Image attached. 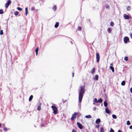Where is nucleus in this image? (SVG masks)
I'll use <instances>...</instances> for the list:
<instances>
[{
  "mask_svg": "<svg viewBox=\"0 0 132 132\" xmlns=\"http://www.w3.org/2000/svg\"><path fill=\"white\" fill-rule=\"evenodd\" d=\"M84 88V85L83 86H80L78 90L79 93V105L80 106L81 105V102L83 95L85 91Z\"/></svg>",
  "mask_w": 132,
  "mask_h": 132,
  "instance_id": "nucleus-1",
  "label": "nucleus"
},
{
  "mask_svg": "<svg viewBox=\"0 0 132 132\" xmlns=\"http://www.w3.org/2000/svg\"><path fill=\"white\" fill-rule=\"evenodd\" d=\"M51 108L53 111V113L54 114H56L57 113L58 109L55 106L52 105Z\"/></svg>",
  "mask_w": 132,
  "mask_h": 132,
  "instance_id": "nucleus-2",
  "label": "nucleus"
},
{
  "mask_svg": "<svg viewBox=\"0 0 132 132\" xmlns=\"http://www.w3.org/2000/svg\"><path fill=\"white\" fill-rule=\"evenodd\" d=\"M77 114V113L76 112H75L72 115V116L71 118V120H73L75 119L76 117V115Z\"/></svg>",
  "mask_w": 132,
  "mask_h": 132,
  "instance_id": "nucleus-3",
  "label": "nucleus"
},
{
  "mask_svg": "<svg viewBox=\"0 0 132 132\" xmlns=\"http://www.w3.org/2000/svg\"><path fill=\"white\" fill-rule=\"evenodd\" d=\"M100 59V56L99 54L98 53H96V59L97 62L98 63Z\"/></svg>",
  "mask_w": 132,
  "mask_h": 132,
  "instance_id": "nucleus-4",
  "label": "nucleus"
},
{
  "mask_svg": "<svg viewBox=\"0 0 132 132\" xmlns=\"http://www.w3.org/2000/svg\"><path fill=\"white\" fill-rule=\"evenodd\" d=\"M129 40V38L127 37H126L124 39V42L126 44L127 43L128 41Z\"/></svg>",
  "mask_w": 132,
  "mask_h": 132,
  "instance_id": "nucleus-5",
  "label": "nucleus"
},
{
  "mask_svg": "<svg viewBox=\"0 0 132 132\" xmlns=\"http://www.w3.org/2000/svg\"><path fill=\"white\" fill-rule=\"evenodd\" d=\"M123 16L124 19H128L129 18V16L126 14H124Z\"/></svg>",
  "mask_w": 132,
  "mask_h": 132,
  "instance_id": "nucleus-6",
  "label": "nucleus"
},
{
  "mask_svg": "<svg viewBox=\"0 0 132 132\" xmlns=\"http://www.w3.org/2000/svg\"><path fill=\"white\" fill-rule=\"evenodd\" d=\"M77 125L78 127L80 129H82V126L81 124L80 123L77 122Z\"/></svg>",
  "mask_w": 132,
  "mask_h": 132,
  "instance_id": "nucleus-7",
  "label": "nucleus"
},
{
  "mask_svg": "<svg viewBox=\"0 0 132 132\" xmlns=\"http://www.w3.org/2000/svg\"><path fill=\"white\" fill-rule=\"evenodd\" d=\"M101 122V120L100 119H97L95 121V123L96 124H99V123Z\"/></svg>",
  "mask_w": 132,
  "mask_h": 132,
  "instance_id": "nucleus-8",
  "label": "nucleus"
},
{
  "mask_svg": "<svg viewBox=\"0 0 132 132\" xmlns=\"http://www.w3.org/2000/svg\"><path fill=\"white\" fill-rule=\"evenodd\" d=\"M105 112L108 114H109L110 113V111L107 108H105Z\"/></svg>",
  "mask_w": 132,
  "mask_h": 132,
  "instance_id": "nucleus-9",
  "label": "nucleus"
},
{
  "mask_svg": "<svg viewBox=\"0 0 132 132\" xmlns=\"http://www.w3.org/2000/svg\"><path fill=\"white\" fill-rule=\"evenodd\" d=\"M110 69L112 70V71L113 72H114V68L113 67H112V66H111L110 67Z\"/></svg>",
  "mask_w": 132,
  "mask_h": 132,
  "instance_id": "nucleus-10",
  "label": "nucleus"
},
{
  "mask_svg": "<svg viewBox=\"0 0 132 132\" xmlns=\"http://www.w3.org/2000/svg\"><path fill=\"white\" fill-rule=\"evenodd\" d=\"M102 102V100L101 98H100L97 101V103H101Z\"/></svg>",
  "mask_w": 132,
  "mask_h": 132,
  "instance_id": "nucleus-11",
  "label": "nucleus"
},
{
  "mask_svg": "<svg viewBox=\"0 0 132 132\" xmlns=\"http://www.w3.org/2000/svg\"><path fill=\"white\" fill-rule=\"evenodd\" d=\"M85 117L87 118H90L92 117L90 115H86Z\"/></svg>",
  "mask_w": 132,
  "mask_h": 132,
  "instance_id": "nucleus-12",
  "label": "nucleus"
},
{
  "mask_svg": "<svg viewBox=\"0 0 132 132\" xmlns=\"http://www.w3.org/2000/svg\"><path fill=\"white\" fill-rule=\"evenodd\" d=\"M59 23L58 22H56L54 26L55 27V28H57L59 26Z\"/></svg>",
  "mask_w": 132,
  "mask_h": 132,
  "instance_id": "nucleus-13",
  "label": "nucleus"
},
{
  "mask_svg": "<svg viewBox=\"0 0 132 132\" xmlns=\"http://www.w3.org/2000/svg\"><path fill=\"white\" fill-rule=\"evenodd\" d=\"M98 77V76L97 75H96L95 76V77L94 78V79H95L96 80H97Z\"/></svg>",
  "mask_w": 132,
  "mask_h": 132,
  "instance_id": "nucleus-14",
  "label": "nucleus"
},
{
  "mask_svg": "<svg viewBox=\"0 0 132 132\" xmlns=\"http://www.w3.org/2000/svg\"><path fill=\"white\" fill-rule=\"evenodd\" d=\"M95 68H93L92 69V70L91 71V72L92 74H94V73L95 72Z\"/></svg>",
  "mask_w": 132,
  "mask_h": 132,
  "instance_id": "nucleus-15",
  "label": "nucleus"
},
{
  "mask_svg": "<svg viewBox=\"0 0 132 132\" xmlns=\"http://www.w3.org/2000/svg\"><path fill=\"white\" fill-rule=\"evenodd\" d=\"M26 15H27L28 13V8L26 7L25 8Z\"/></svg>",
  "mask_w": 132,
  "mask_h": 132,
  "instance_id": "nucleus-16",
  "label": "nucleus"
},
{
  "mask_svg": "<svg viewBox=\"0 0 132 132\" xmlns=\"http://www.w3.org/2000/svg\"><path fill=\"white\" fill-rule=\"evenodd\" d=\"M41 104H40V105H38V107L37 108V110H40L41 109V107H40V105Z\"/></svg>",
  "mask_w": 132,
  "mask_h": 132,
  "instance_id": "nucleus-17",
  "label": "nucleus"
},
{
  "mask_svg": "<svg viewBox=\"0 0 132 132\" xmlns=\"http://www.w3.org/2000/svg\"><path fill=\"white\" fill-rule=\"evenodd\" d=\"M125 81H123L121 82V85L122 86H124L125 85Z\"/></svg>",
  "mask_w": 132,
  "mask_h": 132,
  "instance_id": "nucleus-18",
  "label": "nucleus"
},
{
  "mask_svg": "<svg viewBox=\"0 0 132 132\" xmlns=\"http://www.w3.org/2000/svg\"><path fill=\"white\" fill-rule=\"evenodd\" d=\"M33 96L32 95H31L30 96V97L29 98V101H31V100L33 98Z\"/></svg>",
  "mask_w": 132,
  "mask_h": 132,
  "instance_id": "nucleus-19",
  "label": "nucleus"
},
{
  "mask_svg": "<svg viewBox=\"0 0 132 132\" xmlns=\"http://www.w3.org/2000/svg\"><path fill=\"white\" fill-rule=\"evenodd\" d=\"M104 106H105V107L107 106L108 105V103H107L106 102V101H105V102H104Z\"/></svg>",
  "mask_w": 132,
  "mask_h": 132,
  "instance_id": "nucleus-20",
  "label": "nucleus"
},
{
  "mask_svg": "<svg viewBox=\"0 0 132 132\" xmlns=\"http://www.w3.org/2000/svg\"><path fill=\"white\" fill-rule=\"evenodd\" d=\"M112 117L114 119H116L117 118L115 114H113Z\"/></svg>",
  "mask_w": 132,
  "mask_h": 132,
  "instance_id": "nucleus-21",
  "label": "nucleus"
},
{
  "mask_svg": "<svg viewBox=\"0 0 132 132\" xmlns=\"http://www.w3.org/2000/svg\"><path fill=\"white\" fill-rule=\"evenodd\" d=\"M104 128L103 127L101 128L100 129V132H104Z\"/></svg>",
  "mask_w": 132,
  "mask_h": 132,
  "instance_id": "nucleus-22",
  "label": "nucleus"
},
{
  "mask_svg": "<svg viewBox=\"0 0 132 132\" xmlns=\"http://www.w3.org/2000/svg\"><path fill=\"white\" fill-rule=\"evenodd\" d=\"M8 7V1H7V3L5 4V7L6 8H7Z\"/></svg>",
  "mask_w": 132,
  "mask_h": 132,
  "instance_id": "nucleus-23",
  "label": "nucleus"
},
{
  "mask_svg": "<svg viewBox=\"0 0 132 132\" xmlns=\"http://www.w3.org/2000/svg\"><path fill=\"white\" fill-rule=\"evenodd\" d=\"M114 24V23L112 21L110 22V25L111 26H113Z\"/></svg>",
  "mask_w": 132,
  "mask_h": 132,
  "instance_id": "nucleus-24",
  "label": "nucleus"
},
{
  "mask_svg": "<svg viewBox=\"0 0 132 132\" xmlns=\"http://www.w3.org/2000/svg\"><path fill=\"white\" fill-rule=\"evenodd\" d=\"M4 13V12L3 11L2 9L0 10V14H2Z\"/></svg>",
  "mask_w": 132,
  "mask_h": 132,
  "instance_id": "nucleus-25",
  "label": "nucleus"
},
{
  "mask_svg": "<svg viewBox=\"0 0 132 132\" xmlns=\"http://www.w3.org/2000/svg\"><path fill=\"white\" fill-rule=\"evenodd\" d=\"M53 9L54 11H55L56 10V7L55 6H54L53 7Z\"/></svg>",
  "mask_w": 132,
  "mask_h": 132,
  "instance_id": "nucleus-26",
  "label": "nucleus"
},
{
  "mask_svg": "<svg viewBox=\"0 0 132 132\" xmlns=\"http://www.w3.org/2000/svg\"><path fill=\"white\" fill-rule=\"evenodd\" d=\"M111 30H112L110 28H108V31L109 33H110Z\"/></svg>",
  "mask_w": 132,
  "mask_h": 132,
  "instance_id": "nucleus-27",
  "label": "nucleus"
},
{
  "mask_svg": "<svg viewBox=\"0 0 132 132\" xmlns=\"http://www.w3.org/2000/svg\"><path fill=\"white\" fill-rule=\"evenodd\" d=\"M17 9L18 10L20 11H21L22 10V9L21 8H20L19 7H18L17 8Z\"/></svg>",
  "mask_w": 132,
  "mask_h": 132,
  "instance_id": "nucleus-28",
  "label": "nucleus"
},
{
  "mask_svg": "<svg viewBox=\"0 0 132 132\" xmlns=\"http://www.w3.org/2000/svg\"><path fill=\"white\" fill-rule=\"evenodd\" d=\"M130 9H131V7L130 6H128L127 8V10H128V11H130Z\"/></svg>",
  "mask_w": 132,
  "mask_h": 132,
  "instance_id": "nucleus-29",
  "label": "nucleus"
},
{
  "mask_svg": "<svg viewBox=\"0 0 132 132\" xmlns=\"http://www.w3.org/2000/svg\"><path fill=\"white\" fill-rule=\"evenodd\" d=\"M127 125H130V123L129 121H127Z\"/></svg>",
  "mask_w": 132,
  "mask_h": 132,
  "instance_id": "nucleus-30",
  "label": "nucleus"
},
{
  "mask_svg": "<svg viewBox=\"0 0 132 132\" xmlns=\"http://www.w3.org/2000/svg\"><path fill=\"white\" fill-rule=\"evenodd\" d=\"M96 109L97 108L95 106L93 107V110L94 111H95L96 110Z\"/></svg>",
  "mask_w": 132,
  "mask_h": 132,
  "instance_id": "nucleus-31",
  "label": "nucleus"
},
{
  "mask_svg": "<svg viewBox=\"0 0 132 132\" xmlns=\"http://www.w3.org/2000/svg\"><path fill=\"white\" fill-rule=\"evenodd\" d=\"M18 13H18V12L17 11H15V12L14 14L15 15H18Z\"/></svg>",
  "mask_w": 132,
  "mask_h": 132,
  "instance_id": "nucleus-32",
  "label": "nucleus"
},
{
  "mask_svg": "<svg viewBox=\"0 0 132 132\" xmlns=\"http://www.w3.org/2000/svg\"><path fill=\"white\" fill-rule=\"evenodd\" d=\"M93 101H94V102H95L96 103H97V99L96 98H95L94 100Z\"/></svg>",
  "mask_w": 132,
  "mask_h": 132,
  "instance_id": "nucleus-33",
  "label": "nucleus"
},
{
  "mask_svg": "<svg viewBox=\"0 0 132 132\" xmlns=\"http://www.w3.org/2000/svg\"><path fill=\"white\" fill-rule=\"evenodd\" d=\"M105 7L106 8L108 9L109 7V6L108 4H106L105 5Z\"/></svg>",
  "mask_w": 132,
  "mask_h": 132,
  "instance_id": "nucleus-34",
  "label": "nucleus"
},
{
  "mask_svg": "<svg viewBox=\"0 0 132 132\" xmlns=\"http://www.w3.org/2000/svg\"><path fill=\"white\" fill-rule=\"evenodd\" d=\"M3 34V30H0V35H2Z\"/></svg>",
  "mask_w": 132,
  "mask_h": 132,
  "instance_id": "nucleus-35",
  "label": "nucleus"
},
{
  "mask_svg": "<svg viewBox=\"0 0 132 132\" xmlns=\"http://www.w3.org/2000/svg\"><path fill=\"white\" fill-rule=\"evenodd\" d=\"M128 57H126L124 58V60L126 61H127L128 60Z\"/></svg>",
  "mask_w": 132,
  "mask_h": 132,
  "instance_id": "nucleus-36",
  "label": "nucleus"
},
{
  "mask_svg": "<svg viewBox=\"0 0 132 132\" xmlns=\"http://www.w3.org/2000/svg\"><path fill=\"white\" fill-rule=\"evenodd\" d=\"M110 132H114V130L111 128L110 129Z\"/></svg>",
  "mask_w": 132,
  "mask_h": 132,
  "instance_id": "nucleus-37",
  "label": "nucleus"
},
{
  "mask_svg": "<svg viewBox=\"0 0 132 132\" xmlns=\"http://www.w3.org/2000/svg\"><path fill=\"white\" fill-rule=\"evenodd\" d=\"M39 48L38 47H37L36 49L35 50L36 52H38V50Z\"/></svg>",
  "mask_w": 132,
  "mask_h": 132,
  "instance_id": "nucleus-38",
  "label": "nucleus"
},
{
  "mask_svg": "<svg viewBox=\"0 0 132 132\" xmlns=\"http://www.w3.org/2000/svg\"><path fill=\"white\" fill-rule=\"evenodd\" d=\"M78 30H81V27H79L78 28Z\"/></svg>",
  "mask_w": 132,
  "mask_h": 132,
  "instance_id": "nucleus-39",
  "label": "nucleus"
},
{
  "mask_svg": "<svg viewBox=\"0 0 132 132\" xmlns=\"http://www.w3.org/2000/svg\"><path fill=\"white\" fill-rule=\"evenodd\" d=\"M3 130L5 131H7V129L6 128H4L3 129Z\"/></svg>",
  "mask_w": 132,
  "mask_h": 132,
  "instance_id": "nucleus-40",
  "label": "nucleus"
},
{
  "mask_svg": "<svg viewBox=\"0 0 132 132\" xmlns=\"http://www.w3.org/2000/svg\"><path fill=\"white\" fill-rule=\"evenodd\" d=\"M34 10V7H32L31 8V11H33V10Z\"/></svg>",
  "mask_w": 132,
  "mask_h": 132,
  "instance_id": "nucleus-41",
  "label": "nucleus"
},
{
  "mask_svg": "<svg viewBox=\"0 0 132 132\" xmlns=\"http://www.w3.org/2000/svg\"><path fill=\"white\" fill-rule=\"evenodd\" d=\"M130 92L131 93H132V87L130 89Z\"/></svg>",
  "mask_w": 132,
  "mask_h": 132,
  "instance_id": "nucleus-42",
  "label": "nucleus"
},
{
  "mask_svg": "<svg viewBox=\"0 0 132 132\" xmlns=\"http://www.w3.org/2000/svg\"><path fill=\"white\" fill-rule=\"evenodd\" d=\"M11 2L10 0H9V5L11 3Z\"/></svg>",
  "mask_w": 132,
  "mask_h": 132,
  "instance_id": "nucleus-43",
  "label": "nucleus"
},
{
  "mask_svg": "<svg viewBox=\"0 0 132 132\" xmlns=\"http://www.w3.org/2000/svg\"><path fill=\"white\" fill-rule=\"evenodd\" d=\"M99 126H99V125H96V127L97 128H99Z\"/></svg>",
  "mask_w": 132,
  "mask_h": 132,
  "instance_id": "nucleus-44",
  "label": "nucleus"
},
{
  "mask_svg": "<svg viewBox=\"0 0 132 132\" xmlns=\"http://www.w3.org/2000/svg\"><path fill=\"white\" fill-rule=\"evenodd\" d=\"M130 35L131 38V39H132V34H130Z\"/></svg>",
  "mask_w": 132,
  "mask_h": 132,
  "instance_id": "nucleus-45",
  "label": "nucleus"
},
{
  "mask_svg": "<svg viewBox=\"0 0 132 132\" xmlns=\"http://www.w3.org/2000/svg\"><path fill=\"white\" fill-rule=\"evenodd\" d=\"M129 128L130 129H132V125L131 126L129 127Z\"/></svg>",
  "mask_w": 132,
  "mask_h": 132,
  "instance_id": "nucleus-46",
  "label": "nucleus"
},
{
  "mask_svg": "<svg viewBox=\"0 0 132 132\" xmlns=\"http://www.w3.org/2000/svg\"><path fill=\"white\" fill-rule=\"evenodd\" d=\"M118 132H122V131H121L120 130H119L118 131Z\"/></svg>",
  "mask_w": 132,
  "mask_h": 132,
  "instance_id": "nucleus-47",
  "label": "nucleus"
},
{
  "mask_svg": "<svg viewBox=\"0 0 132 132\" xmlns=\"http://www.w3.org/2000/svg\"><path fill=\"white\" fill-rule=\"evenodd\" d=\"M72 132H76V131L74 130H73L72 131Z\"/></svg>",
  "mask_w": 132,
  "mask_h": 132,
  "instance_id": "nucleus-48",
  "label": "nucleus"
},
{
  "mask_svg": "<svg viewBox=\"0 0 132 132\" xmlns=\"http://www.w3.org/2000/svg\"><path fill=\"white\" fill-rule=\"evenodd\" d=\"M72 77H73L74 75V73L73 72L72 73Z\"/></svg>",
  "mask_w": 132,
  "mask_h": 132,
  "instance_id": "nucleus-49",
  "label": "nucleus"
},
{
  "mask_svg": "<svg viewBox=\"0 0 132 132\" xmlns=\"http://www.w3.org/2000/svg\"><path fill=\"white\" fill-rule=\"evenodd\" d=\"M36 52V55H37V54H38V52Z\"/></svg>",
  "mask_w": 132,
  "mask_h": 132,
  "instance_id": "nucleus-50",
  "label": "nucleus"
},
{
  "mask_svg": "<svg viewBox=\"0 0 132 132\" xmlns=\"http://www.w3.org/2000/svg\"><path fill=\"white\" fill-rule=\"evenodd\" d=\"M95 102H94V101H93V104H95Z\"/></svg>",
  "mask_w": 132,
  "mask_h": 132,
  "instance_id": "nucleus-51",
  "label": "nucleus"
},
{
  "mask_svg": "<svg viewBox=\"0 0 132 132\" xmlns=\"http://www.w3.org/2000/svg\"><path fill=\"white\" fill-rule=\"evenodd\" d=\"M1 123H0V127H1Z\"/></svg>",
  "mask_w": 132,
  "mask_h": 132,
  "instance_id": "nucleus-52",
  "label": "nucleus"
},
{
  "mask_svg": "<svg viewBox=\"0 0 132 132\" xmlns=\"http://www.w3.org/2000/svg\"><path fill=\"white\" fill-rule=\"evenodd\" d=\"M110 65H113L112 64H111Z\"/></svg>",
  "mask_w": 132,
  "mask_h": 132,
  "instance_id": "nucleus-53",
  "label": "nucleus"
}]
</instances>
